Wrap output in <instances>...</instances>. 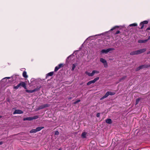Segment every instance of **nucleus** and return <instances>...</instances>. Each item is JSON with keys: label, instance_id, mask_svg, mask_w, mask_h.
<instances>
[{"label": "nucleus", "instance_id": "e433bc0d", "mask_svg": "<svg viewBox=\"0 0 150 150\" xmlns=\"http://www.w3.org/2000/svg\"><path fill=\"white\" fill-rule=\"evenodd\" d=\"M28 120V118H24V120Z\"/></svg>", "mask_w": 150, "mask_h": 150}, {"label": "nucleus", "instance_id": "dca6fc26", "mask_svg": "<svg viewBox=\"0 0 150 150\" xmlns=\"http://www.w3.org/2000/svg\"><path fill=\"white\" fill-rule=\"evenodd\" d=\"M23 76L25 78H27L28 77L27 75V73L26 71H24L23 73Z\"/></svg>", "mask_w": 150, "mask_h": 150}, {"label": "nucleus", "instance_id": "6e6552de", "mask_svg": "<svg viewBox=\"0 0 150 150\" xmlns=\"http://www.w3.org/2000/svg\"><path fill=\"white\" fill-rule=\"evenodd\" d=\"M38 115H35L33 117H29V120H32L34 119H36L38 118Z\"/></svg>", "mask_w": 150, "mask_h": 150}, {"label": "nucleus", "instance_id": "c85d7f7f", "mask_svg": "<svg viewBox=\"0 0 150 150\" xmlns=\"http://www.w3.org/2000/svg\"><path fill=\"white\" fill-rule=\"evenodd\" d=\"M126 78V76H123L121 79H120V81H121L125 79Z\"/></svg>", "mask_w": 150, "mask_h": 150}, {"label": "nucleus", "instance_id": "37998d69", "mask_svg": "<svg viewBox=\"0 0 150 150\" xmlns=\"http://www.w3.org/2000/svg\"><path fill=\"white\" fill-rule=\"evenodd\" d=\"M26 91L27 92H28V90H26Z\"/></svg>", "mask_w": 150, "mask_h": 150}, {"label": "nucleus", "instance_id": "4be33fe9", "mask_svg": "<svg viewBox=\"0 0 150 150\" xmlns=\"http://www.w3.org/2000/svg\"><path fill=\"white\" fill-rule=\"evenodd\" d=\"M76 67V65L74 64H73L72 68H71V70L72 71H73L74 69H75V68Z\"/></svg>", "mask_w": 150, "mask_h": 150}, {"label": "nucleus", "instance_id": "a211bd4d", "mask_svg": "<svg viewBox=\"0 0 150 150\" xmlns=\"http://www.w3.org/2000/svg\"><path fill=\"white\" fill-rule=\"evenodd\" d=\"M30 81L33 84H34V83H36V81L34 79H31Z\"/></svg>", "mask_w": 150, "mask_h": 150}, {"label": "nucleus", "instance_id": "0eeeda50", "mask_svg": "<svg viewBox=\"0 0 150 150\" xmlns=\"http://www.w3.org/2000/svg\"><path fill=\"white\" fill-rule=\"evenodd\" d=\"M20 86H21L24 88L25 89H26V83L25 82H21L20 83Z\"/></svg>", "mask_w": 150, "mask_h": 150}, {"label": "nucleus", "instance_id": "f3484780", "mask_svg": "<svg viewBox=\"0 0 150 150\" xmlns=\"http://www.w3.org/2000/svg\"><path fill=\"white\" fill-rule=\"evenodd\" d=\"M139 26L140 28L142 29L144 27V25L143 24V23L142 22L141 23H140L139 25Z\"/></svg>", "mask_w": 150, "mask_h": 150}, {"label": "nucleus", "instance_id": "412c9836", "mask_svg": "<svg viewBox=\"0 0 150 150\" xmlns=\"http://www.w3.org/2000/svg\"><path fill=\"white\" fill-rule=\"evenodd\" d=\"M20 87V83L16 86H14L13 88L15 89H18Z\"/></svg>", "mask_w": 150, "mask_h": 150}, {"label": "nucleus", "instance_id": "f03ea898", "mask_svg": "<svg viewBox=\"0 0 150 150\" xmlns=\"http://www.w3.org/2000/svg\"><path fill=\"white\" fill-rule=\"evenodd\" d=\"M114 50V49L113 48H108L107 49H103L101 51V52L102 53H105V54H107L108 52H109V51H112Z\"/></svg>", "mask_w": 150, "mask_h": 150}, {"label": "nucleus", "instance_id": "b1692460", "mask_svg": "<svg viewBox=\"0 0 150 150\" xmlns=\"http://www.w3.org/2000/svg\"><path fill=\"white\" fill-rule=\"evenodd\" d=\"M148 40H139L138 42H139L143 43L146 42Z\"/></svg>", "mask_w": 150, "mask_h": 150}, {"label": "nucleus", "instance_id": "ddd939ff", "mask_svg": "<svg viewBox=\"0 0 150 150\" xmlns=\"http://www.w3.org/2000/svg\"><path fill=\"white\" fill-rule=\"evenodd\" d=\"M105 122L109 124H111L112 122L110 118L106 119V120Z\"/></svg>", "mask_w": 150, "mask_h": 150}, {"label": "nucleus", "instance_id": "393cba45", "mask_svg": "<svg viewBox=\"0 0 150 150\" xmlns=\"http://www.w3.org/2000/svg\"><path fill=\"white\" fill-rule=\"evenodd\" d=\"M53 72H50V73H48L47 74V76H52L53 75Z\"/></svg>", "mask_w": 150, "mask_h": 150}, {"label": "nucleus", "instance_id": "bb28decb", "mask_svg": "<svg viewBox=\"0 0 150 150\" xmlns=\"http://www.w3.org/2000/svg\"><path fill=\"white\" fill-rule=\"evenodd\" d=\"M60 68V67H58L57 66H56L54 69V71H57Z\"/></svg>", "mask_w": 150, "mask_h": 150}, {"label": "nucleus", "instance_id": "20e7f679", "mask_svg": "<svg viewBox=\"0 0 150 150\" xmlns=\"http://www.w3.org/2000/svg\"><path fill=\"white\" fill-rule=\"evenodd\" d=\"M100 61L103 64L104 67L107 68L108 67V64L107 61L104 59L101 58L100 59Z\"/></svg>", "mask_w": 150, "mask_h": 150}, {"label": "nucleus", "instance_id": "79ce46f5", "mask_svg": "<svg viewBox=\"0 0 150 150\" xmlns=\"http://www.w3.org/2000/svg\"><path fill=\"white\" fill-rule=\"evenodd\" d=\"M150 39V36H149V37H148V40H149Z\"/></svg>", "mask_w": 150, "mask_h": 150}, {"label": "nucleus", "instance_id": "9b49d317", "mask_svg": "<svg viewBox=\"0 0 150 150\" xmlns=\"http://www.w3.org/2000/svg\"><path fill=\"white\" fill-rule=\"evenodd\" d=\"M109 96V95L108 93V92H107L104 96H103L101 98L100 100H101L103 99H104V98H107Z\"/></svg>", "mask_w": 150, "mask_h": 150}, {"label": "nucleus", "instance_id": "5701e85b", "mask_svg": "<svg viewBox=\"0 0 150 150\" xmlns=\"http://www.w3.org/2000/svg\"><path fill=\"white\" fill-rule=\"evenodd\" d=\"M108 93L109 95H110L112 96V95H113L115 94V93H114V92H109V91H108Z\"/></svg>", "mask_w": 150, "mask_h": 150}, {"label": "nucleus", "instance_id": "f257e3e1", "mask_svg": "<svg viewBox=\"0 0 150 150\" xmlns=\"http://www.w3.org/2000/svg\"><path fill=\"white\" fill-rule=\"evenodd\" d=\"M146 50V49H141L137 50L132 52L130 53V54L132 55L138 54L144 52Z\"/></svg>", "mask_w": 150, "mask_h": 150}, {"label": "nucleus", "instance_id": "4c0bfd02", "mask_svg": "<svg viewBox=\"0 0 150 150\" xmlns=\"http://www.w3.org/2000/svg\"><path fill=\"white\" fill-rule=\"evenodd\" d=\"M147 30H150V27H148L147 28Z\"/></svg>", "mask_w": 150, "mask_h": 150}, {"label": "nucleus", "instance_id": "2f4dec72", "mask_svg": "<svg viewBox=\"0 0 150 150\" xmlns=\"http://www.w3.org/2000/svg\"><path fill=\"white\" fill-rule=\"evenodd\" d=\"M80 101V100H76V101L74 103V104H76Z\"/></svg>", "mask_w": 150, "mask_h": 150}, {"label": "nucleus", "instance_id": "72a5a7b5", "mask_svg": "<svg viewBox=\"0 0 150 150\" xmlns=\"http://www.w3.org/2000/svg\"><path fill=\"white\" fill-rule=\"evenodd\" d=\"M100 113H98L97 114H96V116L97 117H99L100 116Z\"/></svg>", "mask_w": 150, "mask_h": 150}, {"label": "nucleus", "instance_id": "a878e982", "mask_svg": "<svg viewBox=\"0 0 150 150\" xmlns=\"http://www.w3.org/2000/svg\"><path fill=\"white\" fill-rule=\"evenodd\" d=\"M140 100V99L139 98H138L136 99V105H137L139 103Z\"/></svg>", "mask_w": 150, "mask_h": 150}, {"label": "nucleus", "instance_id": "7c9ffc66", "mask_svg": "<svg viewBox=\"0 0 150 150\" xmlns=\"http://www.w3.org/2000/svg\"><path fill=\"white\" fill-rule=\"evenodd\" d=\"M142 22L143 23L144 25V24H147L148 23V21H145L143 22Z\"/></svg>", "mask_w": 150, "mask_h": 150}, {"label": "nucleus", "instance_id": "473e14b6", "mask_svg": "<svg viewBox=\"0 0 150 150\" xmlns=\"http://www.w3.org/2000/svg\"><path fill=\"white\" fill-rule=\"evenodd\" d=\"M59 132L58 131H56L55 132V135H58L59 134Z\"/></svg>", "mask_w": 150, "mask_h": 150}, {"label": "nucleus", "instance_id": "a18cd8bd", "mask_svg": "<svg viewBox=\"0 0 150 150\" xmlns=\"http://www.w3.org/2000/svg\"><path fill=\"white\" fill-rule=\"evenodd\" d=\"M1 117V116L0 115V118Z\"/></svg>", "mask_w": 150, "mask_h": 150}, {"label": "nucleus", "instance_id": "1a4fd4ad", "mask_svg": "<svg viewBox=\"0 0 150 150\" xmlns=\"http://www.w3.org/2000/svg\"><path fill=\"white\" fill-rule=\"evenodd\" d=\"M150 66V65L145 64V65H143L140 66V67H139V69H142L144 68L148 67H149Z\"/></svg>", "mask_w": 150, "mask_h": 150}, {"label": "nucleus", "instance_id": "39448f33", "mask_svg": "<svg viewBox=\"0 0 150 150\" xmlns=\"http://www.w3.org/2000/svg\"><path fill=\"white\" fill-rule=\"evenodd\" d=\"M99 79V77H97L95 78L93 80L89 81L87 83V85H89L92 83H94L96 81Z\"/></svg>", "mask_w": 150, "mask_h": 150}, {"label": "nucleus", "instance_id": "7ed1b4c3", "mask_svg": "<svg viewBox=\"0 0 150 150\" xmlns=\"http://www.w3.org/2000/svg\"><path fill=\"white\" fill-rule=\"evenodd\" d=\"M49 104H44V105H42L41 106H40L38 107L36 109L37 110H38L40 109H41L44 108H45L48 107H49Z\"/></svg>", "mask_w": 150, "mask_h": 150}, {"label": "nucleus", "instance_id": "f8f14e48", "mask_svg": "<svg viewBox=\"0 0 150 150\" xmlns=\"http://www.w3.org/2000/svg\"><path fill=\"white\" fill-rule=\"evenodd\" d=\"M44 128V127H38L36 128V129L37 132L40 131V130L43 129Z\"/></svg>", "mask_w": 150, "mask_h": 150}, {"label": "nucleus", "instance_id": "cd10ccee", "mask_svg": "<svg viewBox=\"0 0 150 150\" xmlns=\"http://www.w3.org/2000/svg\"><path fill=\"white\" fill-rule=\"evenodd\" d=\"M137 25V24L136 23H133L130 24L129 26H136Z\"/></svg>", "mask_w": 150, "mask_h": 150}, {"label": "nucleus", "instance_id": "f704fd0d", "mask_svg": "<svg viewBox=\"0 0 150 150\" xmlns=\"http://www.w3.org/2000/svg\"><path fill=\"white\" fill-rule=\"evenodd\" d=\"M62 64H60L57 66L58 67H60V68L62 67Z\"/></svg>", "mask_w": 150, "mask_h": 150}, {"label": "nucleus", "instance_id": "9d476101", "mask_svg": "<svg viewBox=\"0 0 150 150\" xmlns=\"http://www.w3.org/2000/svg\"><path fill=\"white\" fill-rule=\"evenodd\" d=\"M40 88V87H37L35 89H34L33 90H29V93H32L33 92L35 91H38L39 90Z\"/></svg>", "mask_w": 150, "mask_h": 150}, {"label": "nucleus", "instance_id": "c756f323", "mask_svg": "<svg viewBox=\"0 0 150 150\" xmlns=\"http://www.w3.org/2000/svg\"><path fill=\"white\" fill-rule=\"evenodd\" d=\"M118 26H115L114 27H113V28H112V29H110V30H114L116 28H118Z\"/></svg>", "mask_w": 150, "mask_h": 150}, {"label": "nucleus", "instance_id": "aec40b11", "mask_svg": "<svg viewBox=\"0 0 150 150\" xmlns=\"http://www.w3.org/2000/svg\"><path fill=\"white\" fill-rule=\"evenodd\" d=\"M92 72L93 75L95 74H98L99 73V71L96 70H93L92 71Z\"/></svg>", "mask_w": 150, "mask_h": 150}, {"label": "nucleus", "instance_id": "a19ab883", "mask_svg": "<svg viewBox=\"0 0 150 150\" xmlns=\"http://www.w3.org/2000/svg\"><path fill=\"white\" fill-rule=\"evenodd\" d=\"M148 53V54H150V51L149 52H148V53Z\"/></svg>", "mask_w": 150, "mask_h": 150}, {"label": "nucleus", "instance_id": "4468645a", "mask_svg": "<svg viewBox=\"0 0 150 150\" xmlns=\"http://www.w3.org/2000/svg\"><path fill=\"white\" fill-rule=\"evenodd\" d=\"M85 73L89 76H93L92 72L91 73H90L86 71L85 72Z\"/></svg>", "mask_w": 150, "mask_h": 150}, {"label": "nucleus", "instance_id": "58836bf2", "mask_svg": "<svg viewBox=\"0 0 150 150\" xmlns=\"http://www.w3.org/2000/svg\"><path fill=\"white\" fill-rule=\"evenodd\" d=\"M3 144V142H0V145L2 144Z\"/></svg>", "mask_w": 150, "mask_h": 150}, {"label": "nucleus", "instance_id": "c03bdc74", "mask_svg": "<svg viewBox=\"0 0 150 150\" xmlns=\"http://www.w3.org/2000/svg\"><path fill=\"white\" fill-rule=\"evenodd\" d=\"M62 150V149H61V148H60V149H59V150Z\"/></svg>", "mask_w": 150, "mask_h": 150}, {"label": "nucleus", "instance_id": "ea45409f", "mask_svg": "<svg viewBox=\"0 0 150 150\" xmlns=\"http://www.w3.org/2000/svg\"><path fill=\"white\" fill-rule=\"evenodd\" d=\"M6 78H7V79H10V77H6V78H4V79H6Z\"/></svg>", "mask_w": 150, "mask_h": 150}, {"label": "nucleus", "instance_id": "2eb2a0df", "mask_svg": "<svg viewBox=\"0 0 150 150\" xmlns=\"http://www.w3.org/2000/svg\"><path fill=\"white\" fill-rule=\"evenodd\" d=\"M87 134V133L84 132L82 133L81 134V137L83 138H86V135Z\"/></svg>", "mask_w": 150, "mask_h": 150}, {"label": "nucleus", "instance_id": "6ab92c4d", "mask_svg": "<svg viewBox=\"0 0 150 150\" xmlns=\"http://www.w3.org/2000/svg\"><path fill=\"white\" fill-rule=\"evenodd\" d=\"M37 132L36 129H33L30 130V133H35Z\"/></svg>", "mask_w": 150, "mask_h": 150}, {"label": "nucleus", "instance_id": "423d86ee", "mask_svg": "<svg viewBox=\"0 0 150 150\" xmlns=\"http://www.w3.org/2000/svg\"><path fill=\"white\" fill-rule=\"evenodd\" d=\"M23 113V111L20 110H16L15 111L13 112V114H21Z\"/></svg>", "mask_w": 150, "mask_h": 150}, {"label": "nucleus", "instance_id": "c9c22d12", "mask_svg": "<svg viewBox=\"0 0 150 150\" xmlns=\"http://www.w3.org/2000/svg\"><path fill=\"white\" fill-rule=\"evenodd\" d=\"M120 33V31L119 30H118L116 32L115 34H119Z\"/></svg>", "mask_w": 150, "mask_h": 150}]
</instances>
